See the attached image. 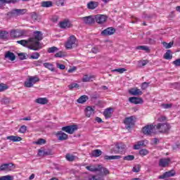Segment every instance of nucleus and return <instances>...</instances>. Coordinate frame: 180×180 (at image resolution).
I'll use <instances>...</instances> for the list:
<instances>
[{
	"mask_svg": "<svg viewBox=\"0 0 180 180\" xmlns=\"http://www.w3.org/2000/svg\"><path fill=\"white\" fill-rule=\"evenodd\" d=\"M158 121L159 122V123H162V122H166L167 117L162 115L158 118Z\"/></svg>",
	"mask_w": 180,
	"mask_h": 180,
	"instance_id": "13d9d810",
	"label": "nucleus"
},
{
	"mask_svg": "<svg viewBox=\"0 0 180 180\" xmlns=\"http://www.w3.org/2000/svg\"><path fill=\"white\" fill-rule=\"evenodd\" d=\"M85 113H86V117H91V116H92V115H94L95 110L94 108H92V107L88 106L85 109Z\"/></svg>",
	"mask_w": 180,
	"mask_h": 180,
	"instance_id": "b1692460",
	"label": "nucleus"
},
{
	"mask_svg": "<svg viewBox=\"0 0 180 180\" xmlns=\"http://www.w3.org/2000/svg\"><path fill=\"white\" fill-rule=\"evenodd\" d=\"M176 172L175 170L172 169L169 172H165L162 175L159 176V179H165L166 178H171V176H175Z\"/></svg>",
	"mask_w": 180,
	"mask_h": 180,
	"instance_id": "4468645a",
	"label": "nucleus"
},
{
	"mask_svg": "<svg viewBox=\"0 0 180 180\" xmlns=\"http://www.w3.org/2000/svg\"><path fill=\"white\" fill-rule=\"evenodd\" d=\"M140 169H141V166L140 165H136L133 167L132 171L133 172H140Z\"/></svg>",
	"mask_w": 180,
	"mask_h": 180,
	"instance_id": "6e6d98bb",
	"label": "nucleus"
},
{
	"mask_svg": "<svg viewBox=\"0 0 180 180\" xmlns=\"http://www.w3.org/2000/svg\"><path fill=\"white\" fill-rule=\"evenodd\" d=\"M125 149L126 145L123 143H119L115 144V147L112 148V153H114V154H123Z\"/></svg>",
	"mask_w": 180,
	"mask_h": 180,
	"instance_id": "423d86ee",
	"label": "nucleus"
},
{
	"mask_svg": "<svg viewBox=\"0 0 180 180\" xmlns=\"http://www.w3.org/2000/svg\"><path fill=\"white\" fill-rule=\"evenodd\" d=\"M66 54L65 52L63 51H60L59 52L56 53L54 56V57L57 58H63V57H65Z\"/></svg>",
	"mask_w": 180,
	"mask_h": 180,
	"instance_id": "a19ab883",
	"label": "nucleus"
},
{
	"mask_svg": "<svg viewBox=\"0 0 180 180\" xmlns=\"http://www.w3.org/2000/svg\"><path fill=\"white\" fill-rule=\"evenodd\" d=\"M9 37V33L6 31H0V39L2 40H8Z\"/></svg>",
	"mask_w": 180,
	"mask_h": 180,
	"instance_id": "c756f323",
	"label": "nucleus"
},
{
	"mask_svg": "<svg viewBox=\"0 0 180 180\" xmlns=\"http://www.w3.org/2000/svg\"><path fill=\"white\" fill-rule=\"evenodd\" d=\"M162 108H163L164 109H171V108H172V104L171 103L162 104Z\"/></svg>",
	"mask_w": 180,
	"mask_h": 180,
	"instance_id": "bf43d9fd",
	"label": "nucleus"
},
{
	"mask_svg": "<svg viewBox=\"0 0 180 180\" xmlns=\"http://www.w3.org/2000/svg\"><path fill=\"white\" fill-rule=\"evenodd\" d=\"M26 12L25 9H15L7 13L9 18H15V16H19V15H23Z\"/></svg>",
	"mask_w": 180,
	"mask_h": 180,
	"instance_id": "9d476101",
	"label": "nucleus"
},
{
	"mask_svg": "<svg viewBox=\"0 0 180 180\" xmlns=\"http://www.w3.org/2000/svg\"><path fill=\"white\" fill-rule=\"evenodd\" d=\"M155 127L158 133L168 134L171 130V124L168 122H159L155 125Z\"/></svg>",
	"mask_w": 180,
	"mask_h": 180,
	"instance_id": "7ed1b4c3",
	"label": "nucleus"
},
{
	"mask_svg": "<svg viewBox=\"0 0 180 180\" xmlns=\"http://www.w3.org/2000/svg\"><path fill=\"white\" fill-rule=\"evenodd\" d=\"M39 57H40V53H39L38 52H35L30 56V58L32 60H37Z\"/></svg>",
	"mask_w": 180,
	"mask_h": 180,
	"instance_id": "c03bdc74",
	"label": "nucleus"
},
{
	"mask_svg": "<svg viewBox=\"0 0 180 180\" xmlns=\"http://www.w3.org/2000/svg\"><path fill=\"white\" fill-rule=\"evenodd\" d=\"M65 159L67 161L72 162V161H75V156L71 153H67L65 155Z\"/></svg>",
	"mask_w": 180,
	"mask_h": 180,
	"instance_id": "473e14b6",
	"label": "nucleus"
},
{
	"mask_svg": "<svg viewBox=\"0 0 180 180\" xmlns=\"http://www.w3.org/2000/svg\"><path fill=\"white\" fill-rule=\"evenodd\" d=\"M150 152L148 151V150L147 149H141L139 150V155L141 156V157H145V155H148V154Z\"/></svg>",
	"mask_w": 180,
	"mask_h": 180,
	"instance_id": "79ce46f5",
	"label": "nucleus"
},
{
	"mask_svg": "<svg viewBox=\"0 0 180 180\" xmlns=\"http://www.w3.org/2000/svg\"><path fill=\"white\" fill-rule=\"evenodd\" d=\"M114 72H119L120 74H123V72H126L127 71V69L124 68H118L112 70Z\"/></svg>",
	"mask_w": 180,
	"mask_h": 180,
	"instance_id": "09e8293b",
	"label": "nucleus"
},
{
	"mask_svg": "<svg viewBox=\"0 0 180 180\" xmlns=\"http://www.w3.org/2000/svg\"><path fill=\"white\" fill-rule=\"evenodd\" d=\"M164 58L165 60H172V55H171V50H167V52L164 55Z\"/></svg>",
	"mask_w": 180,
	"mask_h": 180,
	"instance_id": "ea45409f",
	"label": "nucleus"
},
{
	"mask_svg": "<svg viewBox=\"0 0 180 180\" xmlns=\"http://www.w3.org/2000/svg\"><path fill=\"white\" fill-rule=\"evenodd\" d=\"M169 164H171V159L169 158H165L159 160V167L161 168H167V167H169Z\"/></svg>",
	"mask_w": 180,
	"mask_h": 180,
	"instance_id": "f8f14e48",
	"label": "nucleus"
},
{
	"mask_svg": "<svg viewBox=\"0 0 180 180\" xmlns=\"http://www.w3.org/2000/svg\"><path fill=\"white\" fill-rule=\"evenodd\" d=\"M0 180H13V177L11 175L1 176Z\"/></svg>",
	"mask_w": 180,
	"mask_h": 180,
	"instance_id": "3c124183",
	"label": "nucleus"
},
{
	"mask_svg": "<svg viewBox=\"0 0 180 180\" xmlns=\"http://www.w3.org/2000/svg\"><path fill=\"white\" fill-rule=\"evenodd\" d=\"M99 172H101V175H109L110 172H109V169H108V168L106 167H101L99 168L98 170Z\"/></svg>",
	"mask_w": 180,
	"mask_h": 180,
	"instance_id": "2f4dec72",
	"label": "nucleus"
},
{
	"mask_svg": "<svg viewBox=\"0 0 180 180\" xmlns=\"http://www.w3.org/2000/svg\"><path fill=\"white\" fill-rule=\"evenodd\" d=\"M150 84V83L145 82L143 83H142L141 85V89H147V88H148V85Z\"/></svg>",
	"mask_w": 180,
	"mask_h": 180,
	"instance_id": "e2e57ef3",
	"label": "nucleus"
},
{
	"mask_svg": "<svg viewBox=\"0 0 180 180\" xmlns=\"http://www.w3.org/2000/svg\"><path fill=\"white\" fill-rule=\"evenodd\" d=\"M92 79H95V75L88 76V75H85L82 79V82H89L90 81H92Z\"/></svg>",
	"mask_w": 180,
	"mask_h": 180,
	"instance_id": "bb28decb",
	"label": "nucleus"
},
{
	"mask_svg": "<svg viewBox=\"0 0 180 180\" xmlns=\"http://www.w3.org/2000/svg\"><path fill=\"white\" fill-rule=\"evenodd\" d=\"M120 158H122V156L120 155H105L104 156V160H105L106 161L109 160H120Z\"/></svg>",
	"mask_w": 180,
	"mask_h": 180,
	"instance_id": "7c9ffc66",
	"label": "nucleus"
},
{
	"mask_svg": "<svg viewBox=\"0 0 180 180\" xmlns=\"http://www.w3.org/2000/svg\"><path fill=\"white\" fill-rule=\"evenodd\" d=\"M27 130V127L25 125H22L20 127V129L18 130L19 133L25 134L26 133Z\"/></svg>",
	"mask_w": 180,
	"mask_h": 180,
	"instance_id": "864d4df0",
	"label": "nucleus"
},
{
	"mask_svg": "<svg viewBox=\"0 0 180 180\" xmlns=\"http://www.w3.org/2000/svg\"><path fill=\"white\" fill-rule=\"evenodd\" d=\"M18 57H19L20 60H26V53H18Z\"/></svg>",
	"mask_w": 180,
	"mask_h": 180,
	"instance_id": "052dcab7",
	"label": "nucleus"
},
{
	"mask_svg": "<svg viewBox=\"0 0 180 180\" xmlns=\"http://www.w3.org/2000/svg\"><path fill=\"white\" fill-rule=\"evenodd\" d=\"M37 82H40V78L37 75L29 76L27 81L24 83V86L25 88H32L33 85L37 84Z\"/></svg>",
	"mask_w": 180,
	"mask_h": 180,
	"instance_id": "20e7f679",
	"label": "nucleus"
},
{
	"mask_svg": "<svg viewBox=\"0 0 180 180\" xmlns=\"http://www.w3.org/2000/svg\"><path fill=\"white\" fill-rule=\"evenodd\" d=\"M17 43L18 44H20L21 46H23V47H27V49H30V46H33V44H32V41H30V38L27 40L22 39L20 41H17Z\"/></svg>",
	"mask_w": 180,
	"mask_h": 180,
	"instance_id": "f3484780",
	"label": "nucleus"
},
{
	"mask_svg": "<svg viewBox=\"0 0 180 180\" xmlns=\"http://www.w3.org/2000/svg\"><path fill=\"white\" fill-rule=\"evenodd\" d=\"M58 15H53L52 18H51V20L52 22H53L54 23L58 22Z\"/></svg>",
	"mask_w": 180,
	"mask_h": 180,
	"instance_id": "774afa93",
	"label": "nucleus"
},
{
	"mask_svg": "<svg viewBox=\"0 0 180 180\" xmlns=\"http://www.w3.org/2000/svg\"><path fill=\"white\" fill-rule=\"evenodd\" d=\"M70 23V22L68 20H65L63 22H60L59 23V26L61 29H65V27H69L68 24Z\"/></svg>",
	"mask_w": 180,
	"mask_h": 180,
	"instance_id": "58836bf2",
	"label": "nucleus"
},
{
	"mask_svg": "<svg viewBox=\"0 0 180 180\" xmlns=\"http://www.w3.org/2000/svg\"><path fill=\"white\" fill-rule=\"evenodd\" d=\"M65 47L67 50H72L78 47V39L74 35L70 36L65 43Z\"/></svg>",
	"mask_w": 180,
	"mask_h": 180,
	"instance_id": "f03ea898",
	"label": "nucleus"
},
{
	"mask_svg": "<svg viewBox=\"0 0 180 180\" xmlns=\"http://www.w3.org/2000/svg\"><path fill=\"white\" fill-rule=\"evenodd\" d=\"M13 169V163H4L0 166V172H9Z\"/></svg>",
	"mask_w": 180,
	"mask_h": 180,
	"instance_id": "9b49d317",
	"label": "nucleus"
},
{
	"mask_svg": "<svg viewBox=\"0 0 180 180\" xmlns=\"http://www.w3.org/2000/svg\"><path fill=\"white\" fill-rule=\"evenodd\" d=\"M34 143L37 146H42V144H46V140L44 139H39Z\"/></svg>",
	"mask_w": 180,
	"mask_h": 180,
	"instance_id": "a18cd8bd",
	"label": "nucleus"
},
{
	"mask_svg": "<svg viewBox=\"0 0 180 180\" xmlns=\"http://www.w3.org/2000/svg\"><path fill=\"white\" fill-rule=\"evenodd\" d=\"M129 94L131 95H134L135 96H137L139 95H143V91L140 90V89L138 88H132L129 90Z\"/></svg>",
	"mask_w": 180,
	"mask_h": 180,
	"instance_id": "aec40b11",
	"label": "nucleus"
},
{
	"mask_svg": "<svg viewBox=\"0 0 180 180\" xmlns=\"http://www.w3.org/2000/svg\"><path fill=\"white\" fill-rule=\"evenodd\" d=\"M68 88L70 91H72V89H74V88H79V84H78L77 83H73V84L68 85Z\"/></svg>",
	"mask_w": 180,
	"mask_h": 180,
	"instance_id": "5fc2aeb1",
	"label": "nucleus"
},
{
	"mask_svg": "<svg viewBox=\"0 0 180 180\" xmlns=\"http://www.w3.org/2000/svg\"><path fill=\"white\" fill-rule=\"evenodd\" d=\"M86 169H88V171H91V172H96L97 171H99V168L93 166H87L86 167Z\"/></svg>",
	"mask_w": 180,
	"mask_h": 180,
	"instance_id": "37998d69",
	"label": "nucleus"
},
{
	"mask_svg": "<svg viewBox=\"0 0 180 180\" xmlns=\"http://www.w3.org/2000/svg\"><path fill=\"white\" fill-rule=\"evenodd\" d=\"M136 50H143V51H146V53H150V51H151L150 47L147 46H136Z\"/></svg>",
	"mask_w": 180,
	"mask_h": 180,
	"instance_id": "72a5a7b5",
	"label": "nucleus"
},
{
	"mask_svg": "<svg viewBox=\"0 0 180 180\" xmlns=\"http://www.w3.org/2000/svg\"><path fill=\"white\" fill-rule=\"evenodd\" d=\"M88 99H89V98L88 97V96H86V95H83V96H80L78 99H77V103H85V102H86V101H88Z\"/></svg>",
	"mask_w": 180,
	"mask_h": 180,
	"instance_id": "cd10ccee",
	"label": "nucleus"
},
{
	"mask_svg": "<svg viewBox=\"0 0 180 180\" xmlns=\"http://www.w3.org/2000/svg\"><path fill=\"white\" fill-rule=\"evenodd\" d=\"M82 20L86 25H93V23H95V16L89 15L83 17Z\"/></svg>",
	"mask_w": 180,
	"mask_h": 180,
	"instance_id": "dca6fc26",
	"label": "nucleus"
},
{
	"mask_svg": "<svg viewBox=\"0 0 180 180\" xmlns=\"http://www.w3.org/2000/svg\"><path fill=\"white\" fill-rule=\"evenodd\" d=\"M48 53H56L58 51V48L56 46H52L48 49L47 50Z\"/></svg>",
	"mask_w": 180,
	"mask_h": 180,
	"instance_id": "49530a36",
	"label": "nucleus"
},
{
	"mask_svg": "<svg viewBox=\"0 0 180 180\" xmlns=\"http://www.w3.org/2000/svg\"><path fill=\"white\" fill-rule=\"evenodd\" d=\"M93 157H101L102 155V150L99 149H96L91 153Z\"/></svg>",
	"mask_w": 180,
	"mask_h": 180,
	"instance_id": "f704fd0d",
	"label": "nucleus"
},
{
	"mask_svg": "<svg viewBox=\"0 0 180 180\" xmlns=\"http://www.w3.org/2000/svg\"><path fill=\"white\" fill-rule=\"evenodd\" d=\"M57 68H59V70H65V65L63 64L57 63L56 64Z\"/></svg>",
	"mask_w": 180,
	"mask_h": 180,
	"instance_id": "0e129e2a",
	"label": "nucleus"
},
{
	"mask_svg": "<svg viewBox=\"0 0 180 180\" xmlns=\"http://www.w3.org/2000/svg\"><path fill=\"white\" fill-rule=\"evenodd\" d=\"M41 6L42 8H51V6H53V1H42L41 3Z\"/></svg>",
	"mask_w": 180,
	"mask_h": 180,
	"instance_id": "c85d7f7f",
	"label": "nucleus"
},
{
	"mask_svg": "<svg viewBox=\"0 0 180 180\" xmlns=\"http://www.w3.org/2000/svg\"><path fill=\"white\" fill-rule=\"evenodd\" d=\"M43 40V33L40 31L34 32V37L30 38V41H31L32 46H30V50H33L34 51H37L41 49V44L40 41Z\"/></svg>",
	"mask_w": 180,
	"mask_h": 180,
	"instance_id": "f257e3e1",
	"label": "nucleus"
},
{
	"mask_svg": "<svg viewBox=\"0 0 180 180\" xmlns=\"http://www.w3.org/2000/svg\"><path fill=\"white\" fill-rule=\"evenodd\" d=\"M31 18L34 20H37L39 15H37V13H36L35 12L31 13Z\"/></svg>",
	"mask_w": 180,
	"mask_h": 180,
	"instance_id": "680f3d73",
	"label": "nucleus"
},
{
	"mask_svg": "<svg viewBox=\"0 0 180 180\" xmlns=\"http://www.w3.org/2000/svg\"><path fill=\"white\" fill-rule=\"evenodd\" d=\"M99 6V2L91 1L87 4V9H90L91 11H94V9H96Z\"/></svg>",
	"mask_w": 180,
	"mask_h": 180,
	"instance_id": "6ab92c4d",
	"label": "nucleus"
},
{
	"mask_svg": "<svg viewBox=\"0 0 180 180\" xmlns=\"http://www.w3.org/2000/svg\"><path fill=\"white\" fill-rule=\"evenodd\" d=\"M95 20L98 25H103V23H105V22L108 20V17L105 15L98 14L94 15V21Z\"/></svg>",
	"mask_w": 180,
	"mask_h": 180,
	"instance_id": "ddd939ff",
	"label": "nucleus"
},
{
	"mask_svg": "<svg viewBox=\"0 0 180 180\" xmlns=\"http://www.w3.org/2000/svg\"><path fill=\"white\" fill-rule=\"evenodd\" d=\"M142 132L146 136H151L152 134H157L155 125L151 124H148L142 129Z\"/></svg>",
	"mask_w": 180,
	"mask_h": 180,
	"instance_id": "39448f33",
	"label": "nucleus"
},
{
	"mask_svg": "<svg viewBox=\"0 0 180 180\" xmlns=\"http://www.w3.org/2000/svg\"><path fill=\"white\" fill-rule=\"evenodd\" d=\"M5 58H8L11 61H15V60H16V56H15V53L8 51L5 54Z\"/></svg>",
	"mask_w": 180,
	"mask_h": 180,
	"instance_id": "a878e982",
	"label": "nucleus"
},
{
	"mask_svg": "<svg viewBox=\"0 0 180 180\" xmlns=\"http://www.w3.org/2000/svg\"><path fill=\"white\" fill-rule=\"evenodd\" d=\"M44 67L45 68H47L50 71H54V66L53 65V64H51L50 63H44Z\"/></svg>",
	"mask_w": 180,
	"mask_h": 180,
	"instance_id": "4c0bfd02",
	"label": "nucleus"
},
{
	"mask_svg": "<svg viewBox=\"0 0 180 180\" xmlns=\"http://www.w3.org/2000/svg\"><path fill=\"white\" fill-rule=\"evenodd\" d=\"M162 44L165 49H171V47L174 46V42H169V43L163 42Z\"/></svg>",
	"mask_w": 180,
	"mask_h": 180,
	"instance_id": "8fccbe9b",
	"label": "nucleus"
},
{
	"mask_svg": "<svg viewBox=\"0 0 180 180\" xmlns=\"http://www.w3.org/2000/svg\"><path fill=\"white\" fill-rule=\"evenodd\" d=\"M56 136H58V140L60 141H64L65 140H68V134L60 131L56 133Z\"/></svg>",
	"mask_w": 180,
	"mask_h": 180,
	"instance_id": "a211bd4d",
	"label": "nucleus"
},
{
	"mask_svg": "<svg viewBox=\"0 0 180 180\" xmlns=\"http://www.w3.org/2000/svg\"><path fill=\"white\" fill-rule=\"evenodd\" d=\"M144 146V141H140L134 146V150H140L141 147Z\"/></svg>",
	"mask_w": 180,
	"mask_h": 180,
	"instance_id": "c9c22d12",
	"label": "nucleus"
},
{
	"mask_svg": "<svg viewBox=\"0 0 180 180\" xmlns=\"http://www.w3.org/2000/svg\"><path fill=\"white\" fill-rule=\"evenodd\" d=\"M134 119H136V117L134 116H130V117H125L123 123H124V124H125L126 129H131V127H133L134 126Z\"/></svg>",
	"mask_w": 180,
	"mask_h": 180,
	"instance_id": "0eeeda50",
	"label": "nucleus"
},
{
	"mask_svg": "<svg viewBox=\"0 0 180 180\" xmlns=\"http://www.w3.org/2000/svg\"><path fill=\"white\" fill-rule=\"evenodd\" d=\"M35 102L39 105H47L49 103V99L47 98H38L35 100Z\"/></svg>",
	"mask_w": 180,
	"mask_h": 180,
	"instance_id": "393cba45",
	"label": "nucleus"
},
{
	"mask_svg": "<svg viewBox=\"0 0 180 180\" xmlns=\"http://www.w3.org/2000/svg\"><path fill=\"white\" fill-rule=\"evenodd\" d=\"M8 85L4 84V83H1L0 84V92H4V91H6V89H8Z\"/></svg>",
	"mask_w": 180,
	"mask_h": 180,
	"instance_id": "603ef678",
	"label": "nucleus"
},
{
	"mask_svg": "<svg viewBox=\"0 0 180 180\" xmlns=\"http://www.w3.org/2000/svg\"><path fill=\"white\" fill-rule=\"evenodd\" d=\"M25 34V31L19 29L11 30L10 32V37L12 39H19Z\"/></svg>",
	"mask_w": 180,
	"mask_h": 180,
	"instance_id": "6e6552de",
	"label": "nucleus"
},
{
	"mask_svg": "<svg viewBox=\"0 0 180 180\" xmlns=\"http://www.w3.org/2000/svg\"><path fill=\"white\" fill-rule=\"evenodd\" d=\"M116 32V30L113 27H108L105 30L101 32L102 36H112V34H115Z\"/></svg>",
	"mask_w": 180,
	"mask_h": 180,
	"instance_id": "2eb2a0df",
	"label": "nucleus"
},
{
	"mask_svg": "<svg viewBox=\"0 0 180 180\" xmlns=\"http://www.w3.org/2000/svg\"><path fill=\"white\" fill-rule=\"evenodd\" d=\"M173 64L174 65H176V67H180V58L173 61Z\"/></svg>",
	"mask_w": 180,
	"mask_h": 180,
	"instance_id": "69168bd1",
	"label": "nucleus"
},
{
	"mask_svg": "<svg viewBox=\"0 0 180 180\" xmlns=\"http://www.w3.org/2000/svg\"><path fill=\"white\" fill-rule=\"evenodd\" d=\"M39 155H50V152L46 151V150H39Z\"/></svg>",
	"mask_w": 180,
	"mask_h": 180,
	"instance_id": "4d7b16f0",
	"label": "nucleus"
},
{
	"mask_svg": "<svg viewBox=\"0 0 180 180\" xmlns=\"http://www.w3.org/2000/svg\"><path fill=\"white\" fill-rule=\"evenodd\" d=\"M7 140H10V141H13V143H18V141H22V139L20 136H9L6 137Z\"/></svg>",
	"mask_w": 180,
	"mask_h": 180,
	"instance_id": "4be33fe9",
	"label": "nucleus"
},
{
	"mask_svg": "<svg viewBox=\"0 0 180 180\" xmlns=\"http://www.w3.org/2000/svg\"><path fill=\"white\" fill-rule=\"evenodd\" d=\"M62 130L63 131H65V133H68V134H74V132L78 130V126L75 124L68 125L62 127Z\"/></svg>",
	"mask_w": 180,
	"mask_h": 180,
	"instance_id": "1a4fd4ad",
	"label": "nucleus"
},
{
	"mask_svg": "<svg viewBox=\"0 0 180 180\" xmlns=\"http://www.w3.org/2000/svg\"><path fill=\"white\" fill-rule=\"evenodd\" d=\"M112 113H113V108H109L104 110L103 115L105 117V119H109L112 117Z\"/></svg>",
	"mask_w": 180,
	"mask_h": 180,
	"instance_id": "412c9836",
	"label": "nucleus"
},
{
	"mask_svg": "<svg viewBox=\"0 0 180 180\" xmlns=\"http://www.w3.org/2000/svg\"><path fill=\"white\" fill-rule=\"evenodd\" d=\"M129 101L131 103H134V105H139V103H143V99L137 97H130Z\"/></svg>",
	"mask_w": 180,
	"mask_h": 180,
	"instance_id": "5701e85b",
	"label": "nucleus"
},
{
	"mask_svg": "<svg viewBox=\"0 0 180 180\" xmlns=\"http://www.w3.org/2000/svg\"><path fill=\"white\" fill-rule=\"evenodd\" d=\"M147 64H148V60H143L138 61V67H139V68H141V67H145V65H147Z\"/></svg>",
	"mask_w": 180,
	"mask_h": 180,
	"instance_id": "e433bc0d",
	"label": "nucleus"
},
{
	"mask_svg": "<svg viewBox=\"0 0 180 180\" xmlns=\"http://www.w3.org/2000/svg\"><path fill=\"white\" fill-rule=\"evenodd\" d=\"M56 5H58V6H60V5L64 6V0H56Z\"/></svg>",
	"mask_w": 180,
	"mask_h": 180,
	"instance_id": "338daca9",
	"label": "nucleus"
},
{
	"mask_svg": "<svg viewBox=\"0 0 180 180\" xmlns=\"http://www.w3.org/2000/svg\"><path fill=\"white\" fill-rule=\"evenodd\" d=\"M123 160L124 161H133V160H134V155H129L124 156L123 158Z\"/></svg>",
	"mask_w": 180,
	"mask_h": 180,
	"instance_id": "de8ad7c7",
	"label": "nucleus"
}]
</instances>
